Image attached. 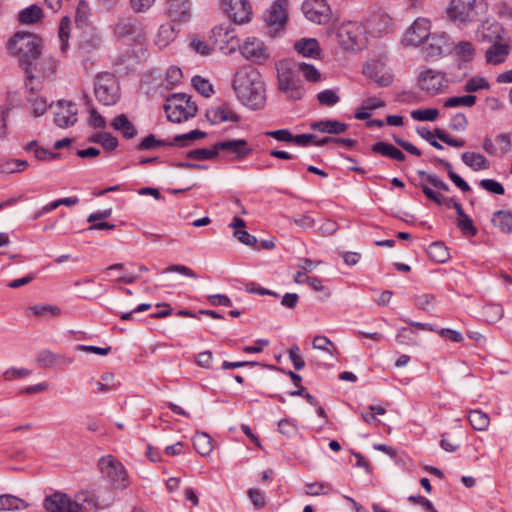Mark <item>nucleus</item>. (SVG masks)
Here are the masks:
<instances>
[{
	"label": "nucleus",
	"mask_w": 512,
	"mask_h": 512,
	"mask_svg": "<svg viewBox=\"0 0 512 512\" xmlns=\"http://www.w3.org/2000/svg\"><path fill=\"white\" fill-rule=\"evenodd\" d=\"M232 86L243 105L253 110L264 107L265 84L261 74L253 66L241 67L234 75Z\"/></svg>",
	"instance_id": "1"
},
{
	"label": "nucleus",
	"mask_w": 512,
	"mask_h": 512,
	"mask_svg": "<svg viewBox=\"0 0 512 512\" xmlns=\"http://www.w3.org/2000/svg\"><path fill=\"white\" fill-rule=\"evenodd\" d=\"M7 48L18 59L21 68L42 52V40L32 33H16L7 43Z\"/></svg>",
	"instance_id": "2"
},
{
	"label": "nucleus",
	"mask_w": 512,
	"mask_h": 512,
	"mask_svg": "<svg viewBox=\"0 0 512 512\" xmlns=\"http://www.w3.org/2000/svg\"><path fill=\"white\" fill-rule=\"evenodd\" d=\"M56 61L51 56H38L31 61V65L22 68L25 71V86L30 92L39 91L46 78L51 77L56 71Z\"/></svg>",
	"instance_id": "3"
},
{
	"label": "nucleus",
	"mask_w": 512,
	"mask_h": 512,
	"mask_svg": "<svg viewBox=\"0 0 512 512\" xmlns=\"http://www.w3.org/2000/svg\"><path fill=\"white\" fill-rule=\"evenodd\" d=\"M278 87L291 100H300L305 89L294 61H281L277 66Z\"/></svg>",
	"instance_id": "4"
},
{
	"label": "nucleus",
	"mask_w": 512,
	"mask_h": 512,
	"mask_svg": "<svg viewBox=\"0 0 512 512\" xmlns=\"http://www.w3.org/2000/svg\"><path fill=\"white\" fill-rule=\"evenodd\" d=\"M115 37L127 44H144L147 40L146 25L136 17H125L117 21L114 27Z\"/></svg>",
	"instance_id": "5"
},
{
	"label": "nucleus",
	"mask_w": 512,
	"mask_h": 512,
	"mask_svg": "<svg viewBox=\"0 0 512 512\" xmlns=\"http://www.w3.org/2000/svg\"><path fill=\"white\" fill-rule=\"evenodd\" d=\"M94 95L104 106L115 105L121 95L117 78L108 72L97 74L94 79Z\"/></svg>",
	"instance_id": "6"
},
{
	"label": "nucleus",
	"mask_w": 512,
	"mask_h": 512,
	"mask_svg": "<svg viewBox=\"0 0 512 512\" xmlns=\"http://www.w3.org/2000/svg\"><path fill=\"white\" fill-rule=\"evenodd\" d=\"M102 477L115 489L123 490L128 486V476L123 464L111 455L103 456L98 461Z\"/></svg>",
	"instance_id": "7"
},
{
	"label": "nucleus",
	"mask_w": 512,
	"mask_h": 512,
	"mask_svg": "<svg viewBox=\"0 0 512 512\" xmlns=\"http://www.w3.org/2000/svg\"><path fill=\"white\" fill-rule=\"evenodd\" d=\"M164 106L169 121L180 123L196 115L197 106L186 94H174Z\"/></svg>",
	"instance_id": "8"
},
{
	"label": "nucleus",
	"mask_w": 512,
	"mask_h": 512,
	"mask_svg": "<svg viewBox=\"0 0 512 512\" xmlns=\"http://www.w3.org/2000/svg\"><path fill=\"white\" fill-rule=\"evenodd\" d=\"M482 8V0H452L447 15L454 21L469 22L476 19Z\"/></svg>",
	"instance_id": "9"
},
{
	"label": "nucleus",
	"mask_w": 512,
	"mask_h": 512,
	"mask_svg": "<svg viewBox=\"0 0 512 512\" xmlns=\"http://www.w3.org/2000/svg\"><path fill=\"white\" fill-rule=\"evenodd\" d=\"M221 9L235 24H245L252 19L253 10L248 0H221Z\"/></svg>",
	"instance_id": "10"
},
{
	"label": "nucleus",
	"mask_w": 512,
	"mask_h": 512,
	"mask_svg": "<svg viewBox=\"0 0 512 512\" xmlns=\"http://www.w3.org/2000/svg\"><path fill=\"white\" fill-rule=\"evenodd\" d=\"M287 0H276L271 7L264 13V22L271 33L280 31L287 20Z\"/></svg>",
	"instance_id": "11"
},
{
	"label": "nucleus",
	"mask_w": 512,
	"mask_h": 512,
	"mask_svg": "<svg viewBox=\"0 0 512 512\" xmlns=\"http://www.w3.org/2000/svg\"><path fill=\"white\" fill-rule=\"evenodd\" d=\"M305 17L317 24H326L330 21L331 9L325 0H306L302 5Z\"/></svg>",
	"instance_id": "12"
},
{
	"label": "nucleus",
	"mask_w": 512,
	"mask_h": 512,
	"mask_svg": "<svg viewBox=\"0 0 512 512\" xmlns=\"http://www.w3.org/2000/svg\"><path fill=\"white\" fill-rule=\"evenodd\" d=\"M430 35V21L426 18H417L406 30L402 43L406 46H418Z\"/></svg>",
	"instance_id": "13"
},
{
	"label": "nucleus",
	"mask_w": 512,
	"mask_h": 512,
	"mask_svg": "<svg viewBox=\"0 0 512 512\" xmlns=\"http://www.w3.org/2000/svg\"><path fill=\"white\" fill-rule=\"evenodd\" d=\"M43 507L47 512H80L81 510L74 500L62 492H54L51 495H47L44 499Z\"/></svg>",
	"instance_id": "14"
},
{
	"label": "nucleus",
	"mask_w": 512,
	"mask_h": 512,
	"mask_svg": "<svg viewBox=\"0 0 512 512\" xmlns=\"http://www.w3.org/2000/svg\"><path fill=\"white\" fill-rule=\"evenodd\" d=\"M363 32L364 29L361 24L357 22H347L340 27L338 37L341 44L346 49H355L359 47V41Z\"/></svg>",
	"instance_id": "15"
},
{
	"label": "nucleus",
	"mask_w": 512,
	"mask_h": 512,
	"mask_svg": "<svg viewBox=\"0 0 512 512\" xmlns=\"http://www.w3.org/2000/svg\"><path fill=\"white\" fill-rule=\"evenodd\" d=\"M240 51L244 58L258 64L264 63L269 57L264 43L255 37L247 38Z\"/></svg>",
	"instance_id": "16"
},
{
	"label": "nucleus",
	"mask_w": 512,
	"mask_h": 512,
	"mask_svg": "<svg viewBox=\"0 0 512 512\" xmlns=\"http://www.w3.org/2000/svg\"><path fill=\"white\" fill-rule=\"evenodd\" d=\"M78 110L71 101L60 100L54 115V123L60 128L73 126L77 122Z\"/></svg>",
	"instance_id": "17"
},
{
	"label": "nucleus",
	"mask_w": 512,
	"mask_h": 512,
	"mask_svg": "<svg viewBox=\"0 0 512 512\" xmlns=\"http://www.w3.org/2000/svg\"><path fill=\"white\" fill-rule=\"evenodd\" d=\"M167 15L172 22H188L192 16L191 0H167Z\"/></svg>",
	"instance_id": "18"
},
{
	"label": "nucleus",
	"mask_w": 512,
	"mask_h": 512,
	"mask_svg": "<svg viewBox=\"0 0 512 512\" xmlns=\"http://www.w3.org/2000/svg\"><path fill=\"white\" fill-rule=\"evenodd\" d=\"M210 39L214 45L218 46L221 50L229 48L230 51L235 49L236 40L235 31L230 25H219L212 29Z\"/></svg>",
	"instance_id": "19"
},
{
	"label": "nucleus",
	"mask_w": 512,
	"mask_h": 512,
	"mask_svg": "<svg viewBox=\"0 0 512 512\" xmlns=\"http://www.w3.org/2000/svg\"><path fill=\"white\" fill-rule=\"evenodd\" d=\"M444 76L432 69L423 70L418 78V86L421 90L430 94H436L443 87Z\"/></svg>",
	"instance_id": "20"
},
{
	"label": "nucleus",
	"mask_w": 512,
	"mask_h": 512,
	"mask_svg": "<svg viewBox=\"0 0 512 512\" xmlns=\"http://www.w3.org/2000/svg\"><path fill=\"white\" fill-rule=\"evenodd\" d=\"M207 120L215 125L223 122H239L240 116L233 111L229 106L223 104L213 106L206 110Z\"/></svg>",
	"instance_id": "21"
},
{
	"label": "nucleus",
	"mask_w": 512,
	"mask_h": 512,
	"mask_svg": "<svg viewBox=\"0 0 512 512\" xmlns=\"http://www.w3.org/2000/svg\"><path fill=\"white\" fill-rule=\"evenodd\" d=\"M503 28L498 22H483L476 30L475 36L478 41L493 43L501 40Z\"/></svg>",
	"instance_id": "22"
},
{
	"label": "nucleus",
	"mask_w": 512,
	"mask_h": 512,
	"mask_svg": "<svg viewBox=\"0 0 512 512\" xmlns=\"http://www.w3.org/2000/svg\"><path fill=\"white\" fill-rule=\"evenodd\" d=\"M216 150L227 151L235 154V159H243L252 153V148L248 146V142L244 139L227 140L216 143Z\"/></svg>",
	"instance_id": "23"
},
{
	"label": "nucleus",
	"mask_w": 512,
	"mask_h": 512,
	"mask_svg": "<svg viewBox=\"0 0 512 512\" xmlns=\"http://www.w3.org/2000/svg\"><path fill=\"white\" fill-rule=\"evenodd\" d=\"M363 74L375 81L380 87H386L392 81L390 74L383 73V65L378 61L366 63L363 67Z\"/></svg>",
	"instance_id": "24"
},
{
	"label": "nucleus",
	"mask_w": 512,
	"mask_h": 512,
	"mask_svg": "<svg viewBox=\"0 0 512 512\" xmlns=\"http://www.w3.org/2000/svg\"><path fill=\"white\" fill-rule=\"evenodd\" d=\"M510 53V46L500 41L493 42L485 51V59L488 64L498 65L505 61Z\"/></svg>",
	"instance_id": "25"
},
{
	"label": "nucleus",
	"mask_w": 512,
	"mask_h": 512,
	"mask_svg": "<svg viewBox=\"0 0 512 512\" xmlns=\"http://www.w3.org/2000/svg\"><path fill=\"white\" fill-rule=\"evenodd\" d=\"M424 53L427 58L438 57L443 54L447 45V37L445 34H431L426 38Z\"/></svg>",
	"instance_id": "26"
},
{
	"label": "nucleus",
	"mask_w": 512,
	"mask_h": 512,
	"mask_svg": "<svg viewBox=\"0 0 512 512\" xmlns=\"http://www.w3.org/2000/svg\"><path fill=\"white\" fill-rule=\"evenodd\" d=\"M348 127V124L332 119L315 121L310 124L312 130L334 135L346 132Z\"/></svg>",
	"instance_id": "27"
},
{
	"label": "nucleus",
	"mask_w": 512,
	"mask_h": 512,
	"mask_svg": "<svg viewBox=\"0 0 512 512\" xmlns=\"http://www.w3.org/2000/svg\"><path fill=\"white\" fill-rule=\"evenodd\" d=\"M294 48L303 57L319 58L321 49L315 38H302L295 42Z\"/></svg>",
	"instance_id": "28"
},
{
	"label": "nucleus",
	"mask_w": 512,
	"mask_h": 512,
	"mask_svg": "<svg viewBox=\"0 0 512 512\" xmlns=\"http://www.w3.org/2000/svg\"><path fill=\"white\" fill-rule=\"evenodd\" d=\"M455 53L459 60H462L463 72L471 71V61L475 56V48L469 41H460L455 45Z\"/></svg>",
	"instance_id": "29"
},
{
	"label": "nucleus",
	"mask_w": 512,
	"mask_h": 512,
	"mask_svg": "<svg viewBox=\"0 0 512 512\" xmlns=\"http://www.w3.org/2000/svg\"><path fill=\"white\" fill-rule=\"evenodd\" d=\"M111 126L115 131L120 132L121 135L126 139H132L138 133L134 124L128 119V117L125 114H120L116 116L112 120Z\"/></svg>",
	"instance_id": "30"
},
{
	"label": "nucleus",
	"mask_w": 512,
	"mask_h": 512,
	"mask_svg": "<svg viewBox=\"0 0 512 512\" xmlns=\"http://www.w3.org/2000/svg\"><path fill=\"white\" fill-rule=\"evenodd\" d=\"M177 33L175 25L172 22H166L160 25L155 37V44L159 48H165L175 40Z\"/></svg>",
	"instance_id": "31"
},
{
	"label": "nucleus",
	"mask_w": 512,
	"mask_h": 512,
	"mask_svg": "<svg viewBox=\"0 0 512 512\" xmlns=\"http://www.w3.org/2000/svg\"><path fill=\"white\" fill-rule=\"evenodd\" d=\"M371 151L400 162L404 161L406 158L405 154L398 148L383 141L374 143L371 147Z\"/></svg>",
	"instance_id": "32"
},
{
	"label": "nucleus",
	"mask_w": 512,
	"mask_h": 512,
	"mask_svg": "<svg viewBox=\"0 0 512 512\" xmlns=\"http://www.w3.org/2000/svg\"><path fill=\"white\" fill-rule=\"evenodd\" d=\"M29 504L14 495L3 494L0 495V511H16L26 509Z\"/></svg>",
	"instance_id": "33"
},
{
	"label": "nucleus",
	"mask_w": 512,
	"mask_h": 512,
	"mask_svg": "<svg viewBox=\"0 0 512 512\" xmlns=\"http://www.w3.org/2000/svg\"><path fill=\"white\" fill-rule=\"evenodd\" d=\"M492 222L502 233H512V213L510 211H496L493 214Z\"/></svg>",
	"instance_id": "34"
},
{
	"label": "nucleus",
	"mask_w": 512,
	"mask_h": 512,
	"mask_svg": "<svg viewBox=\"0 0 512 512\" xmlns=\"http://www.w3.org/2000/svg\"><path fill=\"white\" fill-rule=\"evenodd\" d=\"M462 161L472 168L474 171L484 170L489 168L488 160L479 153L464 152L461 155Z\"/></svg>",
	"instance_id": "35"
},
{
	"label": "nucleus",
	"mask_w": 512,
	"mask_h": 512,
	"mask_svg": "<svg viewBox=\"0 0 512 512\" xmlns=\"http://www.w3.org/2000/svg\"><path fill=\"white\" fill-rule=\"evenodd\" d=\"M196 451L203 457L209 456L213 450L211 437L204 432H197L193 437Z\"/></svg>",
	"instance_id": "36"
},
{
	"label": "nucleus",
	"mask_w": 512,
	"mask_h": 512,
	"mask_svg": "<svg viewBox=\"0 0 512 512\" xmlns=\"http://www.w3.org/2000/svg\"><path fill=\"white\" fill-rule=\"evenodd\" d=\"M427 254L431 260L437 263H445L450 258L448 248L442 242H434L429 245Z\"/></svg>",
	"instance_id": "37"
},
{
	"label": "nucleus",
	"mask_w": 512,
	"mask_h": 512,
	"mask_svg": "<svg viewBox=\"0 0 512 512\" xmlns=\"http://www.w3.org/2000/svg\"><path fill=\"white\" fill-rule=\"evenodd\" d=\"M166 146L173 147L174 143L166 140H158L154 134H149L136 146V149L139 151H150Z\"/></svg>",
	"instance_id": "38"
},
{
	"label": "nucleus",
	"mask_w": 512,
	"mask_h": 512,
	"mask_svg": "<svg viewBox=\"0 0 512 512\" xmlns=\"http://www.w3.org/2000/svg\"><path fill=\"white\" fill-rule=\"evenodd\" d=\"M468 421L472 428L478 431H485L490 423L489 416L481 410H471Z\"/></svg>",
	"instance_id": "39"
},
{
	"label": "nucleus",
	"mask_w": 512,
	"mask_h": 512,
	"mask_svg": "<svg viewBox=\"0 0 512 512\" xmlns=\"http://www.w3.org/2000/svg\"><path fill=\"white\" fill-rule=\"evenodd\" d=\"M74 502L81 509L80 512H88L98 508V499L91 493L80 492L75 496Z\"/></svg>",
	"instance_id": "40"
},
{
	"label": "nucleus",
	"mask_w": 512,
	"mask_h": 512,
	"mask_svg": "<svg viewBox=\"0 0 512 512\" xmlns=\"http://www.w3.org/2000/svg\"><path fill=\"white\" fill-rule=\"evenodd\" d=\"M295 66L299 74L301 73L303 77L309 82H319L321 81V73L319 70L312 64H308L306 62H295Z\"/></svg>",
	"instance_id": "41"
},
{
	"label": "nucleus",
	"mask_w": 512,
	"mask_h": 512,
	"mask_svg": "<svg viewBox=\"0 0 512 512\" xmlns=\"http://www.w3.org/2000/svg\"><path fill=\"white\" fill-rule=\"evenodd\" d=\"M83 98H84L85 105L88 108V112L90 114L89 124L91 126H93L94 128L104 129L106 127L105 118L97 112L95 107H93L92 100L89 97V95L84 94Z\"/></svg>",
	"instance_id": "42"
},
{
	"label": "nucleus",
	"mask_w": 512,
	"mask_h": 512,
	"mask_svg": "<svg viewBox=\"0 0 512 512\" xmlns=\"http://www.w3.org/2000/svg\"><path fill=\"white\" fill-rule=\"evenodd\" d=\"M42 18V9L37 5H31L19 13V21L23 24H33Z\"/></svg>",
	"instance_id": "43"
},
{
	"label": "nucleus",
	"mask_w": 512,
	"mask_h": 512,
	"mask_svg": "<svg viewBox=\"0 0 512 512\" xmlns=\"http://www.w3.org/2000/svg\"><path fill=\"white\" fill-rule=\"evenodd\" d=\"M92 384L96 386L97 393H107L109 391L115 390L118 386L115 381V377L113 373H104L101 376V381H91Z\"/></svg>",
	"instance_id": "44"
},
{
	"label": "nucleus",
	"mask_w": 512,
	"mask_h": 512,
	"mask_svg": "<svg viewBox=\"0 0 512 512\" xmlns=\"http://www.w3.org/2000/svg\"><path fill=\"white\" fill-rule=\"evenodd\" d=\"M89 141L101 144L106 150L109 151L115 150L119 145L118 139L108 132L95 134L89 139Z\"/></svg>",
	"instance_id": "45"
},
{
	"label": "nucleus",
	"mask_w": 512,
	"mask_h": 512,
	"mask_svg": "<svg viewBox=\"0 0 512 512\" xmlns=\"http://www.w3.org/2000/svg\"><path fill=\"white\" fill-rule=\"evenodd\" d=\"M71 20L68 16H64L59 25L58 37L61 42L60 49L62 52H66L68 49V40L70 37Z\"/></svg>",
	"instance_id": "46"
},
{
	"label": "nucleus",
	"mask_w": 512,
	"mask_h": 512,
	"mask_svg": "<svg viewBox=\"0 0 512 512\" xmlns=\"http://www.w3.org/2000/svg\"><path fill=\"white\" fill-rule=\"evenodd\" d=\"M476 96L474 95H463L450 97L444 101V107L455 108L459 106L472 107L476 103Z\"/></svg>",
	"instance_id": "47"
},
{
	"label": "nucleus",
	"mask_w": 512,
	"mask_h": 512,
	"mask_svg": "<svg viewBox=\"0 0 512 512\" xmlns=\"http://www.w3.org/2000/svg\"><path fill=\"white\" fill-rule=\"evenodd\" d=\"M504 315L503 308L500 304H487L483 307V316L489 323H496L502 319Z\"/></svg>",
	"instance_id": "48"
},
{
	"label": "nucleus",
	"mask_w": 512,
	"mask_h": 512,
	"mask_svg": "<svg viewBox=\"0 0 512 512\" xmlns=\"http://www.w3.org/2000/svg\"><path fill=\"white\" fill-rule=\"evenodd\" d=\"M459 218L457 220L458 228L464 233L470 236L477 234V229L473 224L472 219L464 212L463 208L457 212Z\"/></svg>",
	"instance_id": "49"
},
{
	"label": "nucleus",
	"mask_w": 512,
	"mask_h": 512,
	"mask_svg": "<svg viewBox=\"0 0 512 512\" xmlns=\"http://www.w3.org/2000/svg\"><path fill=\"white\" fill-rule=\"evenodd\" d=\"M206 133L200 130H192L185 134L176 135L171 142L174 146L185 147L189 141L198 140L204 138Z\"/></svg>",
	"instance_id": "50"
},
{
	"label": "nucleus",
	"mask_w": 512,
	"mask_h": 512,
	"mask_svg": "<svg viewBox=\"0 0 512 512\" xmlns=\"http://www.w3.org/2000/svg\"><path fill=\"white\" fill-rule=\"evenodd\" d=\"M439 116L436 108L416 109L411 111V117L416 121H434Z\"/></svg>",
	"instance_id": "51"
},
{
	"label": "nucleus",
	"mask_w": 512,
	"mask_h": 512,
	"mask_svg": "<svg viewBox=\"0 0 512 512\" xmlns=\"http://www.w3.org/2000/svg\"><path fill=\"white\" fill-rule=\"evenodd\" d=\"M218 156L216 145L213 149L199 148L191 150L187 153V157L196 160H212Z\"/></svg>",
	"instance_id": "52"
},
{
	"label": "nucleus",
	"mask_w": 512,
	"mask_h": 512,
	"mask_svg": "<svg viewBox=\"0 0 512 512\" xmlns=\"http://www.w3.org/2000/svg\"><path fill=\"white\" fill-rule=\"evenodd\" d=\"M317 100L322 106L332 107L340 101V97L334 90L326 89L317 94Z\"/></svg>",
	"instance_id": "53"
},
{
	"label": "nucleus",
	"mask_w": 512,
	"mask_h": 512,
	"mask_svg": "<svg viewBox=\"0 0 512 512\" xmlns=\"http://www.w3.org/2000/svg\"><path fill=\"white\" fill-rule=\"evenodd\" d=\"M312 345H313V348H315L317 350L327 351L330 355H333L334 353L337 352V349L334 346V344L326 336H321V335L315 336L312 341Z\"/></svg>",
	"instance_id": "54"
},
{
	"label": "nucleus",
	"mask_w": 512,
	"mask_h": 512,
	"mask_svg": "<svg viewBox=\"0 0 512 512\" xmlns=\"http://www.w3.org/2000/svg\"><path fill=\"white\" fill-rule=\"evenodd\" d=\"M413 330L407 327H402L398 330L396 334V341L400 345L406 346H415L417 345V341L413 337Z\"/></svg>",
	"instance_id": "55"
},
{
	"label": "nucleus",
	"mask_w": 512,
	"mask_h": 512,
	"mask_svg": "<svg viewBox=\"0 0 512 512\" xmlns=\"http://www.w3.org/2000/svg\"><path fill=\"white\" fill-rule=\"evenodd\" d=\"M490 84L483 77H472L464 85V91L472 93L481 89H489Z\"/></svg>",
	"instance_id": "56"
},
{
	"label": "nucleus",
	"mask_w": 512,
	"mask_h": 512,
	"mask_svg": "<svg viewBox=\"0 0 512 512\" xmlns=\"http://www.w3.org/2000/svg\"><path fill=\"white\" fill-rule=\"evenodd\" d=\"M462 70V60L457 59V63H454L447 68V74L449 76V80L453 82H459L463 78H465L471 71L463 72Z\"/></svg>",
	"instance_id": "57"
},
{
	"label": "nucleus",
	"mask_w": 512,
	"mask_h": 512,
	"mask_svg": "<svg viewBox=\"0 0 512 512\" xmlns=\"http://www.w3.org/2000/svg\"><path fill=\"white\" fill-rule=\"evenodd\" d=\"M194 88L203 96L210 97L213 94V87L208 80L201 76H194L192 79Z\"/></svg>",
	"instance_id": "58"
},
{
	"label": "nucleus",
	"mask_w": 512,
	"mask_h": 512,
	"mask_svg": "<svg viewBox=\"0 0 512 512\" xmlns=\"http://www.w3.org/2000/svg\"><path fill=\"white\" fill-rule=\"evenodd\" d=\"M88 18H89V6L85 1L81 0L78 3V6L76 8V13H75V22H76L77 26L83 27V26L87 25Z\"/></svg>",
	"instance_id": "59"
},
{
	"label": "nucleus",
	"mask_w": 512,
	"mask_h": 512,
	"mask_svg": "<svg viewBox=\"0 0 512 512\" xmlns=\"http://www.w3.org/2000/svg\"><path fill=\"white\" fill-rule=\"evenodd\" d=\"M61 356L49 350H43L37 355V363L44 368L53 366Z\"/></svg>",
	"instance_id": "60"
},
{
	"label": "nucleus",
	"mask_w": 512,
	"mask_h": 512,
	"mask_svg": "<svg viewBox=\"0 0 512 512\" xmlns=\"http://www.w3.org/2000/svg\"><path fill=\"white\" fill-rule=\"evenodd\" d=\"M330 490V484L326 482H315L305 485V493L310 496L325 495Z\"/></svg>",
	"instance_id": "61"
},
{
	"label": "nucleus",
	"mask_w": 512,
	"mask_h": 512,
	"mask_svg": "<svg viewBox=\"0 0 512 512\" xmlns=\"http://www.w3.org/2000/svg\"><path fill=\"white\" fill-rule=\"evenodd\" d=\"M435 135L437 136V138L444 142L445 144L451 146V147H455V148H460V147H463L465 145V142L464 140L462 139H456V138H453L451 137L445 130L443 129H440V128H436L435 129Z\"/></svg>",
	"instance_id": "62"
},
{
	"label": "nucleus",
	"mask_w": 512,
	"mask_h": 512,
	"mask_svg": "<svg viewBox=\"0 0 512 512\" xmlns=\"http://www.w3.org/2000/svg\"><path fill=\"white\" fill-rule=\"evenodd\" d=\"M330 143L345 145L348 149H352L356 145V141L348 138H336L331 136L323 137L316 142V146H324Z\"/></svg>",
	"instance_id": "63"
},
{
	"label": "nucleus",
	"mask_w": 512,
	"mask_h": 512,
	"mask_svg": "<svg viewBox=\"0 0 512 512\" xmlns=\"http://www.w3.org/2000/svg\"><path fill=\"white\" fill-rule=\"evenodd\" d=\"M467 126L468 120L463 113L453 115L449 123L450 129L457 132L466 130Z\"/></svg>",
	"instance_id": "64"
}]
</instances>
